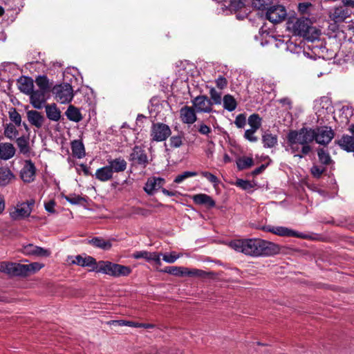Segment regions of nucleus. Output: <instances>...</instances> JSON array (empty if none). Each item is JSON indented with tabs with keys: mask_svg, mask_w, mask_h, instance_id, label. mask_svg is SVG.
Returning <instances> with one entry per match:
<instances>
[{
	"mask_svg": "<svg viewBox=\"0 0 354 354\" xmlns=\"http://www.w3.org/2000/svg\"><path fill=\"white\" fill-rule=\"evenodd\" d=\"M286 139V151L295 157L302 158L313 149L310 144L314 141V132L313 128L303 127L298 130L289 131Z\"/></svg>",
	"mask_w": 354,
	"mask_h": 354,
	"instance_id": "1",
	"label": "nucleus"
},
{
	"mask_svg": "<svg viewBox=\"0 0 354 354\" xmlns=\"http://www.w3.org/2000/svg\"><path fill=\"white\" fill-rule=\"evenodd\" d=\"M230 246L237 252L252 257L272 256L279 252L278 245L261 239L234 240Z\"/></svg>",
	"mask_w": 354,
	"mask_h": 354,
	"instance_id": "2",
	"label": "nucleus"
},
{
	"mask_svg": "<svg viewBox=\"0 0 354 354\" xmlns=\"http://www.w3.org/2000/svg\"><path fill=\"white\" fill-rule=\"evenodd\" d=\"M44 265L37 262L30 264H21L14 262H0V272L10 277H25L34 274L43 268Z\"/></svg>",
	"mask_w": 354,
	"mask_h": 354,
	"instance_id": "3",
	"label": "nucleus"
},
{
	"mask_svg": "<svg viewBox=\"0 0 354 354\" xmlns=\"http://www.w3.org/2000/svg\"><path fill=\"white\" fill-rule=\"evenodd\" d=\"M35 201L32 198L26 202H19L14 207V210L11 211L10 214L12 219L19 220L28 217L35 205Z\"/></svg>",
	"mask_w": 354,
	"mask_h": 354,
	"instance_id": "4",
	"label": "nucleus"
},
{
	"mask_svg": "<svg viewBox=\"0 0 354 354\" xmlns=\"http://www.w3.org/2000/svg\"><path fill=\"white\" fill-rule=\"evenodd\" d=\"M52 92L57 102L62 104L70 102L73 98V91L69 84L55 85Z\"/></svg>",
	"mask_w": 354,
	"mask_h": 354,
	"instance_id": "5",
	"label": "nucleus"
},
{
	"mask_svg": "<svg viewBox=\"0 0 354 354\" xmlns=\"http://www.w3.org/2000/svg\"><path fill=\"white\" fill-rule=\"evenodd\" d=\"M171 133L169 127L161 122L153 123L151 128V137L153 141L165 140Z\"/></svg>",
	"mask_w": 354,
	"mask_h": 354,
	"instance_id": "6",
	"label": "nucleus"
},
{
	"mask_svg": "<svg viewBox=\"0 0 354 354\" xmlns=\"http://www.w3.org/2000/svg\"><path fill=\"white\" fill-rule=\"evenodd\" d=\"M314 140L322 145H328L334 137V132L331 128L321 127L313 129Z\"/></svg>",
	"mask_w": 354,
	"mask_h": 354,
	"instance_id": "7",
	"label": "nucleus"
},
{
	"mask_svg": "<svg viewBox=\"0 0 354 354\" xmlns=\"http://www.w3.org/2000/svg\"><path fill=\"white\" fill-rule=\"evenodd\" d=\"M287 15L284 6L276 5L270 7L266 12V19L273 24L283 21Z\"/></svg>",
	"mask_w": 354,
	"mask_h": 354,
	"instance_id": "8",
	"label": "nucleus"
},
{
	"mask_svg": "<svg viewBox=\"0 0 354 354\" xmlns=\"http://www.w3.org/2000/svg\"><path fill=\"white\" fill-rule=\"evenodd\" d=\"M129 160L133 163L143 165L144 167H145L149 162L144 148L138 145H136L133 148L132 152L129 155Z\"/></svg>",
	"mask_w": 354,
	"mask_h": 354,
	"instance_id": "9",
	"label": "nucleus"
},
{
	"mask_svg": "<svg viewBox=\"0 0 354 354\" xmlns=\"http://www.w3.org/2000/svg\"><path fill=\"white\" fill-rule=\"evenodd\" d=\"M193 105L197 112L211 113L212 112V102L205 95H199L192 100Z\"/></svg>",
	"mask_w": 354,
	"mask_h": 354,
	"instance_id": "10",
	"label": "nucleus"
},
{
	"mask_svg": "<svg viewBox=\"0 0 354 354\" xmlns=\"http://www.w3.org/2000/svg\"><path fill=\"white\" fill-rule=\"evenodd\" d=\"M71 259H73L71 263L82 267H90L91 268V270L96 272V269L94 268L95 266H97V262L93 257L88 255H85L84 257L82 255H77L75 257H71Z\"/></svg>",
	"mask_w": 354,
	"mask_h": 354,
	"instance_id": "11",
	"label": "nucleus"
},
{
	"mask_svg": "<svg viewBox=\"0 0 354 354\" xmlns=\"http://www.w3.org/2000/svg\"><path fill=\"white\" fill-rule=\"evenodd\" d=\"M351 15V12L348 8L339 6L331 10L329 17L335 23H341L350 17Z\"/></svg>",
	"mask_w": 354,
	"mask_h": 354,
	"instance_id": "12",
	"label": "nucleus"
},
{
	"mask_svg": "<svg viewBox=\"0 0 354 354\" xmlns=\"http://www.w3.org/2000/svg\"><path fill=\"white\" fill-rule=\"evenodd\" d=\"M21 252L26 255H33L37 257H48L50 254L48 250L33 244L24 245L21 249Z\"/></svg>",
	"mask_w": 354,
	"mask_h": 354,
	"instance_id": "13",
	"label": "nucleus"
},
{
	"mask_svg": "<svg viewBox=\"0 0 354 354\" xmlns=\"http://www.w3.org/2000/svg\"><path fill=\"white\" fill-rule=\"evenodd\" d=\"M47 91L43 90L33 91L30 93V103L34 108L41 109L46 102L45 95Z\"/></svg>",
	"mask_w": 354,
	"mask_h": 354,
	"instance_id": "14",
	"label": "nucleus"
},
{
	"mask_svg": "<svg viewBox=\"0 0 354 354\" xmlns=\"http://www.w3.org/2000/svg\"><path fill=\"white\" fill-rule=\"evenodd\" d=\"M107 163L113 173L123 172L127 167V161L121 156L116 158H109Z\"/></svg>",
	"mask_w": 354,
	"mask_h": 354,
	"instance_id": "15",
	"label": "nucleus"
},
{
	"mask_svg": "<svg viewBox=\"0 0 354 354\" xmlns=\"http://www.w3.org/2000/svg\"><path fill=\"white\" fill-rule=\"evenodd\" d=\"M115 268L117 267L115 263L109 261H100L97 262V266H95L94 269H96L97 272L114 277Z\"/></svg>",
	"mask_w": 354,
	"mask_h": 354,
	"instance_id": "16",
	"label": "nucleus"
},
{
	"mask_svg": "<svg viewBox=\"0 0 354 354\" xmlns=\"http://www.w3.org/2000/svg\"><path fill=\"white\" fill-rule=\"evenodd\" d=\"M180 119L183 123L192 124L196 121L194 110L188 106H185L180 110Z\"/></svg>",
	"mask_w": 354,
	"mask_h": 354,
	"instance_id": "17",
	"label": "nucleus"
},
{
	"mask_svg": "<svg viewBox=\"0 0 354 354\" xmlns=\"http://www.w3.org/2000/svg\"><path fill=\"white\" fill-rule=\"evenodd\" d=\"M163 178L159 177L149 178L144 187L145 191L149 194H153L154 192L159 189L164 184Z\"/></svg>",
	"mask_w": 354,
	"mask_h": 354,
	"instance_id": "18",
	"label": "nucleus"
},
{
	"mask_svg": "<svg viewBox=\"0 0 354 354\" xmlns=\"http://www.w3.org/2000/svg\"><path fill=\"white\" fill-rule=\"evenodd\" d=\"M35 175V167L30 161H26L24 167L21 171V179L26 183L32 182Z\"/></svg>",
	"mask_w": 354,
	"mask_h": 354,
	"instance_id": "19",
	"label": "nucleus"
},
{
	"mask_svg": "<svg viewBox=\"0 0 354 354\" xmlns=\"http://www.w3.org/2000/svg\"><path fill=\"white\" fill-rule=\"evenodd\" d=\"M266 230L268 232H272L274 234L281 236H288V237H298L299 236V234L297 232L292 230L286 227L268 226V227H266Z\"/></svg>",
	"mask_w": 354,
	"mask_h": 354,
	"instance_id": "20",
	"label": "nucleus"
},
{
	"mask_svg": "<svg viewBox=\"0 0 354 354\" xmlns=\"http://www.w3.org/2000/svg\"><path fill=\"white\" fill-rule=\"evenodd\" d=\"M27 118L28 122L37 128H41L44 122V117L38 111L30 110L28 111Z\"/></svg>",
	"mask_w": 354,
	"mask_h": 354,
	"instance_id": "21",
	"label": "nucleus"
},
{
	"mask_svg": "<svg viewBox=\"0 0 354 354\" xmlns=\"http://www.w3.org/2000/svg\"><path fill=\"white\" fill-rule=\"evenodd\" d=\"M336 142L344 151L354 152V136L344 135Z\"/></svg>",
	"mask_w": 354,
	"mask_h": 354,
	"instance_id": "22",
	"label": "nucleus"
},
{
	"mask_svg": "<svg viewBox=\"0 0 354 354\" xmlns=\"http://www.w3.org/2000/svg\"><path fill=\"white\" fill-rule=\"evenodd\" d=\"M95 178L101 182H106L113 178V173L109 165L104 166L96 170Z\"/></svg>",
	"mask_w": 354,
	"mask_h": 354,
	"instance_id": "23",
	"label": "nucleus"
},
{
	"mask_svg": "<svg viewBox=\"0 0 354 354\" xmlns=\"http://www.w3.org/2000/svg\"><path fill=\"white\" fill-rule=\"evenodd\" d=\"M47 118L54 122H58L61 118V111L55 104H46L45 106Z\"/></svg>",
	"mask_w": 354,
	"mask_h": 354,
	"instance_id": "24",
	"label": "nucleus"
},
{
	"mask_svg": "<svg viewBox=\"0 0 354 354\" xmlns=\"http://www.w3.org/2000/svg\"><path fill=\"white\" fill-rule=\"evenodd\" d=\"M18 88L24 93L29 95L32 93L34 87L32 80L26 77H20L18 80Z\"/></svg>",
	"mask_w": 354,
	"mask_h": 354,
	"instance_id": "25",
	"label": "nucleus"
},
{
	"mask_svg": "<svg viewBox=\"0 0 354 354\" xmlns=\"http://www.w3.org/2000/svg\"><path fill=\"white\" fill-rule=\"evenodd\" d=\"M15 149L10 143L0 144V158L3 160H8L14 156Z\"/></svg>",
	"mask_w": 354,
	"mask_h": 354,
	"instance_id": "26",
	"label": "nucleus"
},
{
	"mask_svg": "<svg viewBox=\"0 0 354 354\" xmlns=\"http://www.w3.org/2000/svg\"><path fill=\"white\" fill-rule=\"evenodd\" d=\"M193 201L198 205H205L209 207L215 206L214 201L208 195L205 194H196L193 196Z\"/></svg>",
	"mask_w": 354,
	"mask_h": 354,
	"instance_id": "27",
	"label": "nucleus"
},
{
	"mask_svg": "<svg viewBox=\"0 0 354 354\" xmlns=\"http://www.w3.org/2000/svg\"><path fill=\"white\" fill-rule=\"evenodd\" d=\"M88 243L91 244L95 248H98L104 250H108L112 246L111 241L99 236L93 237L88 241Z\"/></svg>",
	"mask_w": 354,
	"mask_h": 354,
	"instance_id": "28",
	"label": "nucleus"
},
{
	"mask_svg": "<svg viewBox=\"0 0 354 354\" xmlns=\"http://www.w3.org/2000/svg\"><path fill=\"white\" fill-rule=\"evenodd\" d=\"M67 118L73 122H79L82 120L80 110L73 105H70L65 112Z\"/></svg>",
	"mask_w": 354,
	"mask_h": 354,
	"instance_id": "29",
	"label": "nucleus"
},
{
	"mask_svg": "<svg viewBox=\"0 0 354 354\" xmlns=\"http://www.w3.org/2000/svg\"><path fill=\"white\" fill-rule=\"evenodd\" d=\"M71 150L73 155L77 158H82L85 156L84 146L80 140H75L71 142Z\"/></svg>",
	"mask_w": 354,
	"mask_h": 354,
	"instance_id": "30",
	"label": "nucleus"
},
{
	"mask_svg": "<svg viewBox=\"0 0 354 354\" xmlns=\"http://www.w3.org/2000/svg\"><path fill=\"white\" fill-rule=\"evenodd\" d=\"M14 178L12 172L8 167H0V186H6Z\"/></svg>",
	"mask_w": 354,
	"mask_h": 354,
	"instance_id": "31",
	"label": "nucleus"
},
{
	"mask_svg": "<svg viewBox=\"0 0 354 354\" xmlns=\"http://www.w3.org/2000/svg\"><path fill=\"white\" fill-rule=\"evenodd\" d=\"M223 108L227 110L228 111L231 112L236 109L237 103H236V101L235 100L234 97L232 95H231L230 94L225 95L223 97Z\"/></svg>",
	"mask_w": 354,
	"mask_h": 354,
	"instance_id": "32",
	"label": "nucleus"
},
{
	"mask_svg": "<svg viewBox=\"0 0 354 354\" xmlns=\"http://www.w3.org/2000/svg\"><path fill=\"white\" fill-rule=\"evenodd\" d=\"M264 147L271 148L277 144V136L269 133H265L262 136Z\"/></svg>",
	"mask_w": 354,
	"mask_h": 354,
	"instance_id": "33",
	"label": "nucleus"
},
{
	"mask_svg": "<svg viewBox=\"0 0 354 354\" xmlns=\"http://www.w3.org/2000/svg\"><path fill=\"white\" fill-rule=\"evenodd\" d=\"M164 272L174 276L183 277L186 276L187 268L180 266H168L165 268Z\"/></svg>",
	"mask_w": 354,
	"mask_h": 354,
	"instance_id": "34",
	"label": "nucleus"
},
{
	"mask_svg": "<svg viewBox=\"0 0 354 354\" xmlns=\"http://www.w3.org/2000/svg\"><path fill=\"white\" fill-rule=\"evenodd\" d=\"M254 164L252 158L240 157L236 160V165L239 170H243L250 168Z\"/></svg>",
	"mask_w": 354,
	"mask_h": 354,
	"instance_id": "35",
	"label": "nucleus"
},
{
	"mask_svg": "<svg viewBox=\"0 0 354 354\" xmlns=\"http://www.w3.org/2000/svg\"><path fill=\"white\" fill-rule=\"evenodd\" d=\"M248 122L250 126V129L257 131L261 126V118L258 114L254 113L250 115Z\"/></svg>",
	"mask_w": 354,
	"mask_h": 354,
	"instance_id": "36",
	"label": "nucleus"
},
{
	"mask_svg": "<svg viewBox=\"0 0 354 354\" xmlns=\"http://www.w3.org/2000/svg\"><path fill=\"white\" fill-rule=\"evenodd\" d=\"M17 145L21 153L26 154L29 152L28 139L24 136H21L17 139Z\"/></svg>",
	"mask_w": 354,
	"mask_h": 354,
	"instance_id": "37",
	"label": "nucleus"
},
{
	"mask_svg": "<svg viewBox=\"0 0 354 354\" xmlns=\"http://www.w3.org/2000/svg\"><path fill=\"white\" fill-rule=\"evenodd\" d=\"M36 84L40 90L48 91L50 89L49 81L46 76L39 75L35 80Z\"/></svg>",
	"mask_w": 354,
	"mask_h": 354,
	"instance_id": "38",
	"label": "nucleus"
},
{
	"mask_svg": "<svg viewBox=\"0 0 354 354\" xmlns=\"http://www.w3.org/2000/svg\"><path fill=\"white\" fill-rule=\"evenodd\" d=\"M116 267L114 277H126L131 272V269L129 266L116 263Z\"/></svg>",
	"mask_w": 354,
	"mask_h": 354,
	"instance_id": "39",
	"label": "nucleus"
},
{
	"mask_svg": "<svg viewBox=\"0 0 354 354\" xmlns=\"http://www.w3.org/2000/svg\"><path fill=\"white\" fill-rule=\"evenodd\" d=\"M134 259H144L148 262L152 261L153 257H154V252H150L146 250L137 251L132 254Z\"/></svg>",
	"mask_w": 354,
	"mask_h": 354,
	"instance_id": "40",
	"label": "nucleus"
},
{
	"mask_svg": "<svg viewBox=\"0 0 354 354\" xmlns=\"http://www.w3.org/2000/svg\"><path fill=\"white\" fill-rule=\"evenodd\" d=\"M317 156L319 158V160L323 165H328L332 162L331 158L328 152L324 149H318Z\"/></svg>",
	"mask_w": 354,
	"mask_h": 354,
	"instance_id": "41",
	"label": "nucleus"
},
{
	"mask_svg": "<svg viewBox=\"0 0 354 354\" xmlns=\"http://www.w3.org/2000/svg\"><path fill=\"white\" fill-rule=\"evenodd\" d=\"M293 28L299 34H301L308 30V25L305 20L299 19L294 24Z\"/></svg>",
	"mask_w": 354,
	"mask_h": 354,
	"instance_id": "42",
	"label": "nucleus"
},
{
	"mask_svg": "<svg viewBox=\"0 0 354 354\" xmlns=\"http://www.w3.org/2000/svg\"><path fill=\"white\" fill-rule=\"evenodd\" d=\"M4 135L9 139H13L18 135V131L14 124L10 123L4 129Z\"/></svg>",
	"mask_w": 354,
	"mask_h": 354,
	"instance_id": "43",
	"label": "nucleus"
},
{
	"mask_svg": "<svg viewBox=\"0 0 354 354\" xmlns=\"http://www.w3.org/2000/svg\"><path fill=\"white\" fill-rule=\"evenodd\" d=\"M8 113L10 120L15 123L16 126H20L21 124V117L17 111L16 109L11 108Z\"/></svg>",
	"mask_w": 354,
	"mask_h": 354,
	"instance_id": "44",
	"label": "nucleus"
},
{
	"mask_svg": "<svg viewBox=\"0 0 354 354\" xmlns=\"http://www.w3.org/2000/svg\"><path fill=\"white\" fill-rule=\"evenodd\" d=\"M210 98L209 99L212 102V105L215 104H221L222 102V97L221 93L217 91L214 88H212L209 91Z\"/></svg>",
	"mask_w": 354,
	"mask_h": 354,
	"instance_id": "45",
	"label": "nucleus"
},
{
	"mask_svg": "<svg viewBox=\"0 0 354 354\" xmlns=\"http://www.w3.org/2000/svg\"><path fill=\"white\" fill-rule=\"evenodd\" d=\"M208 275L206 272L199 269H189L187 268L186 276L205 278Z\"/></svg>",
	"mask_w": 354,
	"mask_h": 354,
	"instance_id": "46",
	"label": "nucleus"
},
{
	"mask_svg": "<svg viewBox=\"0 0 354 354\" xmlns=\"http://www.w3.org/2000/svg\"><path fill=\"white\" fill-rule=\"evenodd\" d=\"M196 176H197V172H196V171H184L183 173L176 176V177L174 179V182L176 183H180L183 181H184L185 179L190 178V177H194Z\"/></svg>",
	"mask_w": 354,
	"mask_h": 354,
	"instance_id": "47",
	"label": "nucleus"
},
{
	"mask_svg": "<svg viewBox=\"0 0 354 354\" xmlns=\"http://www.w3.org/2000/svg\"><path fill=\"white\" fill-rule=\"evenodd\" d=\"M180 257V254H177L176 252H171L170 253L164 254L162 255V259L168 263H173Z\"/></svg>",
	"mask_w": 354,
	"mask_h": 354,
	"instance_id": "48",
	"label": "nucleus"
},
{
	"mask_svg": "<svg viewBox=\"0 0 354 354\" xmlns=\"http://www.w3.org/2000/svg\"><path fill=\"white\" fill-rule=\"evenodd\" d=\"M110 323L113 325H118V326H127L137 328V326H138V322L126 321V320H123V319L112 320V321H111Z\"/></svg>",
	"mask_w": 354,
	"mask_h": 354,
	"instance_id": "49",
	"label": "nucleus"
},
{
	"mask_svg": "<svg viewBox=\"0 0 354 354\" xmlns=\"http://www.w3.org/2000/svg\"><path fill=\"white\" fill-rule=\"evenodd\" d=\"M272 0H253L252 6L259 10L266 9L270 5Z\"/></svg>",
	"mask_w": 354,
	"mask_h": 354,
	"instance_id": "50",
	"label": "nucleus"
},
{
	"mask_svg": "<svg viewBox=\"0 0 354 354\" xmlns=\"http://www.w3.org/2000/svg\"><path fill=\"white\" fill-rule=\"evenodd\" d=\"M245 6L242 0H230L227 7L232 10H238Z\"/></svg>",
	"mask_w": 354,
	"mask_h": 354,
	"instance_id": "51",
	"label": "nucleus"
},
{
	"mask_svg": "<svg viewBox=\"0 0 354 354\" xmlns=\"http://www.w3.org/2000/svg\"><path fill=\"white\" fill-rule=\"evenodd\" d=\"M235 125L239 128H243L246 124V118L244 114H239L234 120Z\"/></svg>",
	"mask_w": 354,
	"mask_h": 354,
	"instance_id": "52",
	"label": "nucleus"
},
{
	"mask_svg": "<svg viewBox=\"0 0 354 354\" xmlns=\"http://www.w3.org/2000/svg\"><path fill=\"white\" fill-rule=\"evenodd\" d=\"M257 131L253 129H247L244 133V138L251 142H256L258 140L257 136H254V133Z\"/></svg>",
	"mask_w": 354,
	"mask_h": 354,
	"instance_id": "53",
	"label": "nucleus"
},
{
	"mask_svg": "<svg viewBox=\"0 0 354 354\" xmlns=\"http://www.w3.org/2000/svg\"><path fill=\"white\" fill-rule=\"evenodd\" d=\"M10 10H16L21 3V0H1Z\"/></svg>",
	"mask_w": 354,
	"mask_h": 354,
	"instance_id": "54",
	"label": "nucleus"
},
{
	"mask_svg": "<svg viewBox=\"0 0 354 354\" xmlns=\"http://www.w3.org/2000/svg\"><path fill=\"white\" fill-rule=\"evenodd\" d=\"M169 142L171 147L174 148L180 147L183 144L182 138L180 136L171 137Z\"/></svg>",
	"mask_w": 354,
	"mask_h": 354,
	"instance_id": "55",
	"label": "nucleus"
},
{
	"mask_svg": "<svg viewBox=\"0 0 354 354\" xmlns=\"http://www.w3.org/2000/svg\"><path fill=\"white\" fill-rule=\"evenodd\" d=\"M324 171V169L322 167L313 165L311 168V173L315 178H319Z\"/></svg>",
	"mask_w": 354,
	"mask_h": 354,
	"instance_id": "56",
	"label": "nucleus"
},
{
	"mask_svg": "<svg viewBox=\"0 0 354 354\" xmlns=\"http://www.w3.org/2000/svg\"><path fill=\"white\" fill-rule=\"evenodd\" d=\"M198 130L201 134L205 135L207 137H209V133L212 132V129L207 125L203 123H201L199 125Z\"/></svg>",
	"mask_w": 354,
	"mask_h": 354,
	"instance_id": "57",
	"label": "nucleus"
},
{
	"mask_svg": "<svg viewBox=\"0 0 354 354\" xmlns=\"http://www.w3.org/2000/svg\"><path fill=\"white\" fill-rule=\"evenodd\" d=\"M201 174L203 177L206 178L212 183L216 184L218 182V178L212 173H209L208 171H203Z\"/></svg>",
	"mask_w": 354,
	"mask_h": 354,
	"instance_id": "58",
	"label": "nucleus"
},
{
	"mask_svg": "<svg viewBox=\"0 0 354 354\" xmlns=\"http://www.w3.org/2000/svg\"><path fill=\"white\" fill-rule=\"evenodd\" d=\"M55 202L53 200H50L48 202L45 203V204H44L45 209L48 212L51 213V214L55 213Z\"/></svg>",
	"mask_w": 354,
	"mask_h": 354,
	"instance_id": "59",
	"label": "nucleus"
},
{
	"mask_svg": "<svg viewBox=\"0 0 354 354\" xmlns=\"http://www.w3.org/2000/svg\"><path fill=\"white\" fill-rule=\"evenodd\" d=\"M216 84L218 88L223 89L227 86V81L223 76H219L216 80Z\"/></svg>",
	"mask_w": 354,
	"mask_h": 354,
	"instance_id": "60",
	"label": "nucleus"
},
{
	"mask_svg": "<svg viewBox=\"0 0 354 354\" xmlns=\"http://www.w3.org/2000/svg\"><path fill=\"white\" fill-rule=\"evenodd\" d=\"M236 184L239 187L243 189H248L252 187V185L250 181L239 179L237 180Z\"/></svg>",
	"mask_w": 354,
	"mask_h": 354,
	"instance_id": "61",
	"label": "nucleus"
},
{
	"mask_svg": "<svg viewBox=\"0 0 354 354\" xmlns=\"http://www.w3.org/2000/svg\"><path fill=\"white\" fill-rule=\"evenodd\" d=\"M66 200L71 204H74V205H76V204H79L82 201H84V198L81 196H73V197H66Z\"/></svg>",
	"mask_w": 354,
	"mask_h": 354,
	"instance_id": "62",
	"label": "nucleus"
},
{
	"mask_svg": "<svg viewBox=\"0 0 354 354\" xmlns=\"http://www.w3.org/2000/svg\"><path fill=\"white\" fill-rule=\"evenodd\" d=\"M279 102L283 106H286L287 109H290L292 107V102L288 97H283L279 100Z\"/></svg>",
	"mask_w": 354,
	"mask_h": 354,
	"instance_id": "63",
	"label": "nucleus"
},
{
	"mask_svg": "<svg viewBox=\"0 0 354 354\" xmlns=\"http://www.w3.org/2000/svg\"><path fill=\"white\" fill-rule=\"evenodd\" d=\"M266 167H267L266 165H261L260 167L256 168L252 171V175L253 176H257V175L260 174L261 173H262L266 169Z\"/></svg>",
	"mask_w": 354,
	"mask_h": 354,
	"instance_id": "64",
	"label": "nucleus"
}]
</instances>
